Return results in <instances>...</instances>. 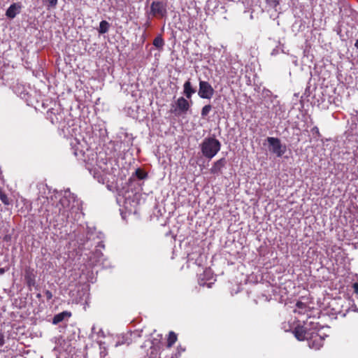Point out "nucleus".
<instances>
[{
	"instance_id": "obj_31",
	"label": "nucleus",
	"mask_w": 358,
	"mask_h": 358,
	"mask_svg": "<svg viewBox=\"0 0 358 358\" xmlns=\"http://www.w3.org/2000/svg\"><path fill=\"white\" fill-rule=\"evenodd\" d=\"M354 292L357 294L358 293V282H355L352 285Z\"/></svg>"
},
{
	"instance_id": "obj_10",
	"label": "nucleus",
	"mask_w": 358,
	"mask_h": 358,
	"mask_svg": "<svg viewBox=\"0 0 358 358\" xmlns=\"http://www.w3.org/2000/svg\"><path fill=\"white\" fill-rule=\"evenodd\" d=\"M20 3H12L6 10V15L10 19H13L18 14L21 9Z\"/></svg>"
},
{
	"instance_id": "obj_35",
	"label": "nucleus",
	"mask_w": 358,
	"mask_h": 358,
	"mask_svg": "<svg viewBox=\"0 0 358 358\" xmlns=\"http://www.w3.org/2000/svg\"><path fill=\"white\" fill-rule=\"evenodd\" d=\"M355 46L358 49V39L356 41Z\"/></svg>"
},
{
	"instance_id": "obj_2",
	"label": "nucleus",
	"mask_w": 358,
	"mask_h": 358,
	"mask_svg": "<svg viewBox=\"0 0 358 358\" xmlns=\"http://www.w3.org/2000/svg\"><path fill=\"white\" fill-rule=\"evenodd\" d=\"M200 148L202 155L205 157L211 159L220 150L221 143L215 137H207L200 144Z\"/></svg>"
},
{
	"instance_id": "obj_29",
	"label": "nucleus",
	"mask_w": 358,
	"mask_h": 358,
	"mask_svg": "<svg viewBox=\"0 0 358 358\" xmlns=\"http://www.w3.org/2000/svg\"><path fill=\"white\" fill-rule=\"evenodd\" d=\"M73 154L76 157H80L83 155V153L82 151L78 152V149H75Z\"/></svg>"
},
{
	"instance_id": "obj_19",
	"label": "nucleus",
	"mask_w": 358,
	"mask_h": 358,
	"mask_svg": "<svg viewBox=\"0 0 358 358\" xmlns=\"http://www.w3.org/2000/svg\"><path fill=\"white\" fill-rule=\"evenodd\" d=\"M177 341V335L173 331H170L167 341V348H170Z\"/></svg>"
},
{
	"instance_id": "obj_27",
	"label": "nucleus",
	"mask_w": 358,
	"mask_h": 358,
	"mask_svg": "<svg viewBox=\"0 0 358 358\" xmlns=\"http://www.w3.org/2000/svg\"><path fill=\"white\" fill-rule=\"evenodd\" d=\"M199 285H200L201 286H205V285H206V282H204V280H203V278H201V279H199ZM210 285H211V283H210H210H208V284H207V286H208V287H210Z\"/></svg>"
},
{
	"instance_id": "obj_3",
	"label": "nucleus",
	"mask_w": 358,
	"mask_h": 358,
	"mask_svg": "<svg viewBox=\"0 0 358 358\" xmlns=\"http://www.w3.org/2000/svg\"><path fill=\"white\" fill-rule=\"evenodd\" d=\"M87 169L99 182L103 184L108 180V175L110 174V171L107 163L103 162L101 164H97L96 167H87Z\"/></svg>"
},
{
	"instance_id": "obj_4",
	"label": "nucleus",
	"mask_w": 358,
	"mask_h": 358,
	"mask_svg": "<svg viewBox=\"0 0 358 358\" xmlns=\"http://www.w3.org/2000/svg\"><path fill=\"white\" fill-rule=\"evenodd\" d=\"M266 141L269 145V150L277 157H282L286 152V145H282L279 138L268 137Z\"/></svg>"
},
{
	"instance_id": "obj_18",
	"label": "nucleus",
	"mask_w": 358,
	"mask_h": 358,
	"mask_svg": "<svg viewBox=\"0 0 358 358\" xmlns=\"http://www.w3.org/2000/svg\"><path fill=\"white\" fill-rule=\"evenodd\" d=\"M109 28L110 24L106 20H102L99 24L98 31L101 34H106L108 31Z\"/></svg>"
},
{
	"instance_id": "obj_13",
	"label": "nucleus",
	"mask_w": 358,
	"mask_h": 358,
	"mask_svg": "<svg viewBox=\"0 0 358 358\" xmlns=\"http://www.w3.org/2000/svg\"><path fill=\"white\" fill-rule=\"evenodd\" d=\"M294 334L295 337L299 341H304L306 339H308V334L306 330V328H304L303 327L299 326L296 327L294 331Z\"/></svg>"
},
{
	"instance_id": "obj_8",
	"label": "nucleus",
	"mask_w": 358,
	"mask_h": 358,
	"mask_svg": "<svg viewBox=\"0 0 358 358\" xmlns=\"http://www.w3.org/2000/svg\"><path fill=\"white\" fill-rule=\"evenodd\" d=\"M323 338L317 334L313 336L312 338L308 341L309 347L315 350H319L323 346Z\"/></svg>"
},
{
	"instance_id": "obj_34",
	"label": "nucleus",
	"mask_w": 358,
	"mask_h": 358,
	"mask_svg": "<svg viewBox=\"0 0 358 358\" xmlns=\"http://www.w3.org/2000/svg\"><path fill=\"white\" fill-rule=\"evenodd\" d=\"M96 248H104V245L101 242H99V244L97 245Z\"/></svg>"
},
{
	"instance_id": "obj_6",
	"label": "nucleus",
	"mask_w": 358,
	"mask_h": 358,
	"mask_svg": "<svg viewBox=\"0 0 358 358\" xmlns=\"http://www.w3.org/2000/svg\"><path fill=\"white\" fill-rule=\"evenodd\" d=\"M173 108H171V113L179 116L187 112L190 108V104L185 98L181 96L177 99L176 105L173 106Z\"/></svg>"
},
{
	"instance_id": "obj_15",
	"label": "nucleus",
	"mask_w": 358,
	"mask_h": 358,
	"mask_svg": "<svg viewBox=\"0 0 358 358\" xmlns=\"http://www.w3.org/2000/svg\"><path fill=\"white\" fill-rule=\"evenodd\" d=\"M308 311H309V307L301 301H298L296 303V308L294 310V312L298 313L299 315L306 314Z\"/></svg>"
},
{
	"instance_id": "obj_32",
	"label": "nucleus",
	"mask_w": 358,
	"mask_h": 358,
	"mask_svg": "<svg viewBox=\"0 0 358 358\" xmlns=\"http://www.w3.org/2000/svg\"><path fill=\"white\" fill-rule=\"evenodd\" d=\"M9 268H0V275H3L6 271H8Z\"/></svg>"
},
{
	"instance_id": "obj_5",
	"label": "nucleus",
	"mask_w": 358,
	"mask_h": 358,
	"mask_svg": "<svg viewBox=\"0 0 358 358\" xmlns=\"http://www.w3.org/2000/svg\"><path fill=\"white\" fill-rule=\"evenodd\" d=\"M199 91L198 95L201 99H210L214 94L215 90L213 86L207 81L199 79Z\"/></svg>"
},
{
	"instance_id": "obj_25",
	"label": "nucleus",
	"mask_w": 358,
	"mask_h": 358,
	"mask_svg": "<svg viewBox=\"0 0 358 358\" xmlns=\"http://www.w3.org/2000/svg\"><path fill=\"white\" fill-rule=\"evenodd\" d=\"M4 343H5L4 335L1 331H0V347L3 346L4 345Z\"/></svg>"
},
{
	"instance_id": "obj_24",
	"label": "nucleus",
	"mask_w": 358,
	"mask_h": 358,
	"mask_svg": "<svg viewBox=\"0 0 358 358\" xmlns=\"http://www.w3.org/2000/svg\"><path fill=\"white\" fill-rule=\"evenodd\" d=\"M57 1L58 0H47L48 6L49 7L54 8L57 4Z\"/></svg>"
},
{
	"instance_id": "obj_28",
	"label": "nucleus",
	"mask_w": 358,
	"mask_h": 358,
	"mask_svg": "<svg viewBox=\"0 0 358 358\" xmlns=\"http://www.w3.org/2000/svg\"><path fill=\"white\" fill-rule=\"evenodd\" d=\"M203 275L208 278V279H210V276L212 275L210 270H206L203 273Z\"/></svg>"
},
{
	"instance_id": "obj_30",
	"label": "nucleus",
	"mask_w": 358,
	"mask_h": 358,
	"mask_svg": "<svg viewBox=\"0 0 358 358\" xmlns=\"http://www.w3.org/2000/svg\"><path fill=\"white\" fill-rule=\"evenodd\" d=\"M130 336L131 338H136L140 336V333L138 331H134L130 334Z\"/></svg>"
},
{
	"instance_id": "obj_12",
	"label": "nucleus",
	"mask_w": 358,
	"mask_h": 358,
	"mask_svg": "<svg viewBox=\"0 0 358 358\" xmlns=\"http://www.w3.org/2000/svg\"><path fill=\"white\" fill-rule=\"evenodd\" d=\"M35 274L34 273V270L27 268L25 271L24 278L27 282V285L29 287L34 286L36 284L35 280Z\"/></svg>"
},
{
	"instance_id": "obj_1",
	"label": "nucleus",
	"mask_w": 358,
	"mask_h": 358,
	"mask_svg": "<svg viewBox=\"0 0 358 358\" xmlns=\"http://www.w3.org/2000/svg\"><path fill=\"white\" fill-rule=\"evenodd\" d=\"M59 213L63 216V220L80 219L81 216L82 202L69 190L64 192L57 204Z\"/></svg>"
},
{
	"instance_id": "obj_9",
	"label": "nucleus",
	"mask_w": 358,
	"mask_h": 358,
	"mask_svg": "<svg viewBox=\"0 0 358 358\" xmlns=\"http://www.w3.org/2000/svg\"><path fill=\"white\" fill-rule=\"evenodd\" d=\"M227 160L225 158H221L215 162L210 169V171L213 174H218L222 172V169L225 166Z\"/></svg>"
},
{
	"instance_id": "obj_22",
	"label": "nucleus",
	"mask_w": 358,
	"mask_h": 358,
	"mask_svg": "<svg viewBox=\"0 0 358 358\" xmlns=\"http://www.w3.org/2000/svg\"><path fill=\"white\" fill-rule=\"evenodd\" d=\"M136 177L140 179V180H143V179H145L147 178L148 176V174L147 173H145V171H143V170L140 169H136Z\"/></svg>"
},
{
	"instance_id": "obj_21",
	"label": "nucleus",
	"mask_w": 358,
	"mask_h": 358,
	"mask_svg": "<svg viewBox=\"0 0 358 358\" xmlns=\"http://www.w3.org/2000/svg\"><path fill=\"white\" fill-rule=\"evenodd\" d=\"M211 109H212V106L210 104L206 105L205 106H203L201 109V113L202 117H205L206 116H207L208 115V113L210 112Z\"/></svg>"
},
{
	"instance_id": "obj_33",
	"label": "nucleus",
	"mask_w": 358,
	"mask_h": 358,
	"mask_svg": "<svg viewBox=\"0 0 358 358\" xmlns=\"http://www.w3.org/2000/svg\"><path fill=\"white\" fill-rule=\"evenodd\" d=\"M312 131L313 133L314 134H320V132H319V129L317 127H314L313 129H312Z\"/></svg>"
},
{
	"instance_id": "obj_16",
	"label": "nucleus",
	"mask_w": 358,
	"mask_h": 358,
	"mask_svg": "<svg viewBox=\"0 0 358 358\" xmlns=\"http://www.w3.org/2000/svg\"><path fill=\"white\" fill-rule=\"evenodd\" d=\"M159 348L157 345L152 343V345L150 347L148 352L147 353L146 358H157L159 355Z\"/></svg>"
},
{
	"instance_id": "obj_7",
	"label": "nucleus",
	"mask_w": 358,
	"mask_h": 358,
	"mask_svg": "<svg viewBox=\"0 0 358 358\" xmlns=\"http://www.w3.org/2000/svg\"><path fill=\"white\" fill-rule=\"evenodd\" d=\"M150 12L153 16L163 17L167 13L166 6L162 1H153L150 6Z\"/></svg>"
},
{
	"instance_id": "obj_23",
	"label": "nucleus",
	"mask_w": 358,
	"mask_h": 358,
	"mask_svg": "<svg viewBox=\"0 0 358 358\" xmlns=\"http://www.w3.org/2000/svg\"><path fill=\"white\" fill-rule=\"evenodd\" d=\"M0 199L4 204H6V205L8 204V199L6 194H0Z\"/></svg>"
},
{
	"instance_id": "obj_36",
	"label": "nucleus",
	"mask_w": 358,
	"mask_h": 358,
	"mask_svg": "<svg viewBox=\"0 0 358 358\" xmlns=\"http://www.w3.org/2000/svg\"><path fill=\"white\" fill-rule=\"evenodd\" d=\"M36 296H37L38 298H40V297H41V294H38Z\"/></svg>"
},
{
	"instance_id": "obj_11",
	"label": "nucleus",
	"mask_w": 358,
	"mask_h": 358,
	"mask_svg": "<svg viewBox=\"0 0 358 358\" xmlns=\"http://www.w3.org/2000/svg\"><path fill=\"white\" fill-rule=\"evenodd\" d=\"M196 92L195 88L192 87L190 78L186 80L183 85V94L187 99H191L192 96Z\"/></svg>"
},
{
	"instance_id": "obj_26",
	"label": "nucleus",
	"mask_w": 358,
	"mask_h": 358,
	"mask_svg": "<svg viewBox=\"0 0 358 358\" xmlns=\"http://www.w3.org/2000/svg\"><path fill=\"white\" fill-rule=\"evenodd\" d=\"M45 296H46V298H47V299H48V300H50V299H51L52 298V292H51L50 291H49V290H46V291L45 292Z\"/></svg>"
},
{
	"instance_id": "obj_14",
	"label": "nucleus",
	"mask_w": 358,
	"mask_h": 358,
	"mask_svg": "<svg viewBox=\"0 0 358 358\" xmlns=\"http://www.w3.org/2000/svg\"><path fill=\"white\" fill-rule=\"evenodd\" d=\"M71 316V313L69 311H63L60 313L55 315L52 319V324H57L62 322L65 318H69Z\"/></svg>"
},
{
	"instance_id": "obj_17",
	"label": "nucleus",
	"mask_w": 358,
	"mask_h": 358,
	"mask_svg": "<svg viewBox=\"0 0 358 358\" xmlns=\"http://www.w3.org/2000/svg\"><path fill=\"white\" fill-rule=\"evenodd\" d=\"M102 257V252L99 249H96L95 252L90 257V261H92V264L96 265L101 260Z\"/></svg>"
},
{
	"instance_id": "obj_20",
	"label": "nucleus",
	"mask_w": 358,
	"mask_h": 358,
	"mask_svg": "<svg viewBox=\"0 0 358 358\" xmlns=\"http://www.w3.org/2000/svg\"><path fill=\"white\" fill-rule=\"evenodd\" d=\"M153 45L157 49H162L164 45V41L161 36H158L155 37V38L154 39Z\"/></svg>"
}]
</instances>
